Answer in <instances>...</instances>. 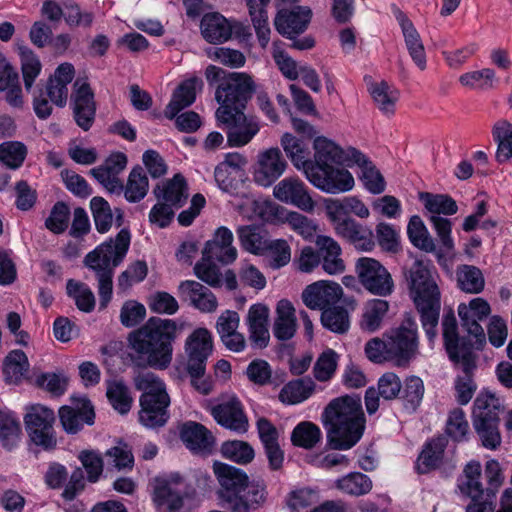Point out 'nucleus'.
Segmentation results:
<instances>
[{
  "instance_id": "obj_7",
  "label": "nucleus",
  "mask_w": 512,
  "mask_h": 512,
  "mask_svg": "<svg viewBox=\"0 0 512 512\" xmlns=\"http://www.w3.org/2000/svg\"><path fill=\"white\" fill-rule=\"evenodd\" d=\"M134 385L142 391L139 403L143 412L154 416H164L170 405V397L162 380L151 372L139 373Z\"/></svg>"
},
{
  "instance_id": "obj_4",
  "label": "nucleus",
  "mask_w": 512,
  "mask_h": 512,
  "mask_svg": "<svg viewBox=\"0 0 512 512\" xmlns=\"http://www.w3.org/2000/svg\"><path fill=\"white\" fill-rule=\"evenodd\" d=\"M442 336L449 359L460 365L464 372V376L457 379L455 389L458 402L467 404L475 390L471 374L476 368V355L472 351L471 342L459 338L458 324L452 310L443 315Z\"/></svg>"
},
{
  "instance_id": "obj_56",
  "label": "nucleus",
  "mask_w": 512,
  "mask_h": 512,
  "mask_svg": "<svg viewBox=\"0 0 512 512\" xmlns=\"http://www.w3.org/2000/svg\"><path fill=\"white\" fill-rule=\"evenodd\" d=\"M419 200L431 215H453L458 210L456 202L445 194L421 192L419 193Z\"/></svg>"
},
{
  "instance_id": "obj_58",
  "label": "nucleus",
  "mask_w": 512,
  "mask_h": 512,
  "mask_svg": "<svg viewBox=\"0 0 512 512\" xmlns=\"http://www.w3.org/2000/svg\"><path fill=\"white\" fill-rule=\"evenodd\" d=\"M335 487L345 494L361 496L370 492L372 481L365 474L353 472L337 479Z\"/></svg>"
},
{
  "instance_id": "obj_25",
  "label": "nucleus",
  "mask_w": 512,
  "mask_h": 512,
  "mask_svg": "<svg viewBox=\"0 0 512 512\" xmlns=\"http://www.w3.org/2000/svg\"><path fill=\"white\" fill-rule=\"evenodd\" d=\"M233 233L227 227H219L212 240L207 241L204 256L215 259L223 264L232 263L237 258V250L232 245Z\"/></svg>"
},
{
  "instance_id": "obj_61",
  "label": "nucleus",
  "mask_w": 512,
  "mask_h": 512,
  "mask_svg": "<svg viewBox=\"0 0 512 512\" xmlns=\"http://www.w3.org/2000/svg\"><path fill=\"white\" fill-rule=\"evenodd\" d=\"M264 254L270 268L276 270L286 266L291 259V249L286 240L276 239L267 242Z\"/></svg>"
},
{
  "instance_id": "obj_52",
  "label": "nucleus",
  "mask_w": 512,
  "mask_h": 512,
  "mask_svg": "<svg viewBox=\"0 0 512 512\" xmlns=\"http://www.w3.org/2000/svg\"><path fill=\"white\" fill-rule=\"evenodd\" d=\"M339 355L331 348L325 349L316 359L313 366V376L321 383H327L335 376Z\"/></svg>"
},
{
  "instance_id": "obj_40",
  "label": "nucleus",
  "mask_w": 512,
  "mask_h": 512,
  "mask_svg": "<svg viewBox=\"0 0 512 512\" xmlns=\"http://www.w3.org/2000/svg\"><path fill=\"white\" fill-rule=\"evenodd\" d=\"M106 397L113 409L121 415L129 413L134 401L130 388L119 379L106 381Z\"/></svg>"
},
{
  "instance_id": "obj_60",
  "label": "nucleus",
  "mask_w": 512,
  "mask_h": 512,
  "mask_svg": "<svg viewBox=\"0 0 512 512\" xmlns=\"http://www.w3.org/2000/svg\"><path fill=\"white\" fill-rule=\"evenodd\" d=\"M407 234L415 247L426 252H433L435 250L436 246L434 240L418 215H414L410 218L407 226Z\"/></svg>"
},
{
  "instance_id": "obj_46",
  "label": "nucleus",
  "mask_w": 512,
  "mask_h": 512,
  "mask_svg": "<svg viewBox=\"0 0 512 512\" xmlns=\"http://www.w3.org/2000/svg\"><path fill=\"white\" fill-rule=\"evenodd\" d=\"M318 489L309 486L295 487L285 498L286 507L290 512H305L320 501Z\"/></svg>"
},
{
  "instance_id": "obj_48",
  "label": "nucleus",
  "mask_w": 512,
  "mask_h": 512,
  "mask_svg": "<svg viewBox=\"0 0 512 512\" xmlns=\"http://www.w3.org/2000/svg\"><path fill=\"white\" fill-rule=\"evenodd\" d=\"M492 136L497 144L496 160L499 163L507 162L512 158V124L504 119L497 121Z\"/></svg>"
},
{
  "instance_id": "obj_37",
  "label": "nucleus",
  "mask_w": 512,
  "mask_h": 512,
  "mask_svg": "<svg viewBox=\"0 0 512 512\" xmlns=\"http://www.w3.org/2000/svg\"><path fill=\"white\" fill-rule=\"evenodd\" d=\"M280 142L293 166L306 176L307 171L312 166L308 148L291 133H284Z\"/></svg>"
},
{
  "instance_id": "obj_43",
  "label": "nucleus",
  "mask_w": 512,
  "mask_h": 512,
  "mask_svg": "<svg viewBox=\"0 0 512 512\" xmlns=\"http://www.w3.org/2000/svg\"><path fill=\"white\" fill-rule=\"evenodd\" d=\"M446 444L444 437H437L426 443L416 461L419 473H427L441 464Z\"/></svg>"
},
{
  "instance_id": "obj_33",
  "label": "nucleus",
  "mask_w": 512,
  "mask_h": 512,
  "mask_svg": "<svg viewBox=\"0 0 512 512\" xmlns=\"http://www.w3.org/2000/svg\"><path fill=\"white\" fill-rule=\"evenodd\" d=\"M368 92L374 106L385 116L395 114L396 105L400 98V91L386 81L372 82L368 86Z\"/></svg>"
},
{
  "instance_id": "obj_8",
  "label": "nucleus",
  "mask_w": 512,
  "mask_h": 512,
  "mask_svg": "<svg viewBox=\"0 0 512 512\" xmlns=\"http://www.w3.org/2000/svg\"><path fill=\"white\" fill-rule=\"evenodd\" d=\"M490 312L489 303L479 297L472 299L468 304L461 303L458 306L461 327L467 333V336H462V338L471 342L472 351L475 347L480 348L485 343L486 336L481 322L487 319Z\"/></svg>"
},
{
  "instance_id": "obj_64",
  "label": "nucleus",
  "mask_w": 512,
  "mask_h": 512,
  "mask_svg": "<svg viewBox=\"0 0 512 512\" xmlns=\"http://www.w3.org/2000/svg\"><path fill=\"white\" fill-rule=\"evenodd\" d=\"M221 454L223 457L239 464L250 463L255 457L252 446L247 442L238 440L224 442L221 446Z\"/></svg>"
},
{
  "instance_id": "obj_50",
  "label": "nucleus",
  "mask_w": 512,
  "mask_h": 512,
  "mask_svg": "<svg viewBox=\"0 0 512 512\" xmlns=\"http://www.w3.org/2000/svg\"><path fill=\"white\" fill-rule=\"evenodd\" d=\"M499 418H475L474 429L482 443L489 450H496L501 445V435L498 429Z\"/></svg>"
},
{
  "instance_id": "obj_1",
  "label": "nucleus",
  "mask_w": 512,
  "mask_h": 512,
  "mask_svg": "<svg viewBox=\"0 0 512 512\" xmlns=\"http://www.w3.org/2000/svg\"><path fill=\"white\" fill-rule=\"evenodd\" d=\"M410 296L420 314V321L428 338L437 335L436 327L441 310L439 274L429 260H416L405 273Z\"/></svg>"
},
{
  "instance_id": "obj_2",
  "label": "nucleus",
  "mask_w": 512,
  "mask_h": 512,
  "mask_svg": "<svg viewBox=\"0 0 512 512\" xmlns=\"http://www.w3.org/2000/svg\"><path fill=\"white\" fill-rule=\"evenodd\" d=\"M176 332L174 320L151 317L130 334L129 341L133 350L147 357L150 366L165 369L172 361V342Z\"/></svg>"
},
{
  "instance_id": "obj_36",
  "label": "nucleus",
  "mask_w": 512,
  "mask_h": 512,
  "mask_svg": "<svg viewBox=\"0 0 512 512\" xmlns=\"http://www.w3.org/2000/svg\"><path fill=\"white\" fill-rule=\"evenodd\" d=\"M316 391V383L310 377H303L286 383L279 393L283 404L296 405L310 398Z\"/></svg>"
},
{
  "instance_id": "obj_29",
  "label": "nucleus",
  "mask_w": 512,
  "mask_h": 512,
  "mask_svg": "<svg viewBox=\"0 0 512 512\" xmlns=\"http://www.w3.org/2000/svg\"><path fill=\"white\" fill-rule=\"evenodd\" d=\"M315 243L323 270L331 275L342 273L345 270V264L341 258L342 249L338 242L330 236L319 235Z\"/></svg>"
},
{
  "instance_id": "obj_11",
  "label": "nucleus",
  "mask_w": 512,
  "mask_h": 512,
  "mask_svg": "<svg viewBox=\"0 0 512 512\" xmlns=\"http://www.w3.org/2000/svg\"><path fill=\"white\" fill-rule=\"evenodd\" d=\"M216 119L227 129V140L232 147H241L248 144L259 132V125L253 119L245 116L243 111H226V108H218Z\"/></svg>"
},
{
  "instance_id": "obj_38",
  "label": "nucleus",
  "mask_w": 512,
  "mask_h": 512,
  "mask_svg": "<svg viewBox=\"0 0 512 512\" xmlns=\"http://www.w3.org/2000/svg\"><path fill=\"white\" fill-rule=\"evenodd\" d=\"M201 85V80L197 78L183 82L173 93L172 99L164 111L165 116L173 119L181 110L190 106L195 101L197 86Z\"/></svg>"
},
{
  "instance_id": "obj_51",
  "label": "nucleus",
  "mask_w": 512,
  "mask_h": 512,
  "mask_svg": "<svg viewBox=\"0 0 512 512\" xmlns=\"http://www.w3.org/2000/svg\"><path fill=\"white\" fill-rule=\"evenodd\" d=\"M482 467L480 462L472 460L463 469V475L459 480L460 491L467 496L483 495L481 482Z\"/></svg>"
},
{
  "instance_id": "obj_31",
  "label": "nucleus",
  "mask_w": 512,
  "mask_h": 512,
  "mask_svg": "<svg viewBox=\"0 0 512 512\" xmlns=\"http://www.w3.org/2000/svg\"><path fill=\"white\" fill-rule=\"evenodd\" d=\"M213 472L220 486L225 490L229 497H237L247 484V475L242 470L231 465L215 461L213 463Z\"/></svg>"
},
{
  "instance_id": "obj_6",
  "label": "nucleus",
  "mask_w": 512,
  "mask_h": 512,
  "mask_svg": "<svg viewBox=\"0 0 512 512\" xmlns=\"http://www.w3.org/2000/svg\"><path fill=\"white\" fill-rule=\"evenodd\" d=\"M388 359L397 366H406L418 354L417 324L407 319L398 328L386 333Z\"/></svg>"
},
{
  "instance_id": "obj_3",
  "label": "nucleus",
  "mask_w": 512,
  "mask_h": 512,
  "mask_svg": "<svg viewBox=\"0 0 512 512\" xmlns=\"http://www.w3.org/2000/svg\"><path fill=\"white\" fill-rule=\"evenodd\" d=\"M130 240L129 230L121 229L114 239L102 243L85 257V265L95 272L98 280L101 308H105L112 298L114 269L125 258Z\"/></svg>"
},
{
  "instance_id": "obj_23",
  "label": "nucleus",
  "mask_w": 512,
  "mask_h": 512,
  "mask_svg": "<svg viewBox=\"0 0 512 512\" xmlns=\"http://www.w3.org/2000/svg\"><path fill=\"white\" fill-rule=\"evenodd\" d=\"M180 438L193 453L209 455L214 451L215 438L203 425L190 421L180 430Z\"/></svg>"
},
{
  "instance_id": "obj_20",
  "label": "nucleus",
  "mask_w": 512,
  "mask_h": 512,
  "mask_svg": "<svg viewBox=\"0 0 512 512\" xmlns=\"http://www.w3.org/2000/svg\"><path fill=\"white\" fill-rule=\"evenodd\" d=\"M342 292L338 283L319 281L305 288L302 293V300L308 308L324 311V309L330 308V305L339 301Z\"/></svg>"
},
{
  "instance_id": "obj_53",
  "label": "nucleus",
  "mask_w": 512,
  "mask_h": 512,
  "mask_svg": "<svg viewBox=\"0 0 512 512\" xmlns=\"http://www.w3.org/2000/svg\"><path fill=\"white\" fill-rule=\"evenodd\" d=\"M149 188L148 178L141 167H135L131 170L127 183L124 186V196L127 201L136 203L142 200Z\"/></svg>"
},
{
  "instance_id": "obj_15",
  "label": "nucleus",
  "mask_w": 512,
  "mask_h": 512,
  "mask_svg": "<svg viewBox=\"0 0 512 512\" xmlns=\"http://www.w3.org/2000/svg\"><path fill=\"white\" fill-rule=\"evenodd\" d=\"M182 484L183 478L179 473L155 478L153 500L159 511H176L182 507Z\"/></svg>"
},
{
  "instance_id": "obj_32",
  "label": "nucleus",
  "mask_w": 512,
  "mask_h": 512,
  "mask_svg": "<svg viewBox=\"0 0 512 512\" xmlns=\"http://www.w3.org/2000/svg\"><path fill=\"white\" fill-rule=\"evenodd\" d=\"M350 155L353 157L352 165L360 168V180L364 187L372 194H380L385 190L386 182L379 170L359 150L352 149Z\"/></svg>"
},
{
  "instance_id": "obj_54",
  "label": "nucleus",
  "mask_w": 512,
  "mask_h": 512,
  "mask_svg": "<svg viewBox=\"0 0 512 512\" xmlns=\"http://www.w3.org/2000/svg\"><path fill=\"white\" fill-rule=\"evenodd\" d=\"M389 309V303L383 299H373L366 303L361 328L368 332H374L380 328L382 320Z\"/></svg>"
},
{
  "instance_id": "obj_24",
  "label": "nucleus",
  "mask_w": 512,
  "mask_h": 512,
  "mask_svg": "<svg viewBox=\"0 0 512 512\" xmlns=\"http://www.w3.org/2000/svg\"><path fill=\"white\" fill-rule=\"evenodd\" d=\"M395 17L401 27L405 45L411 59L421 71H424L427 66V59L420 34L407 15L400 9L395 11Z\"/></svg>"
},
{
  "instance_id": "obj_28",
  "label": "nucleus",
  "mask_w": 512,
  "mask_h": 512,
  "mask_svg": "<svg viewBox=\"0 0 512 512\" xmlns=\"http://www.w3.org/2000/svg\"><path fill=\"white\" fill-rule=\"evenodd\" d=\"M334 230L338 236L347 240L358 250L371 251L375 246L372 231L353 218L341 221Z\"/></svg>"
},
{
  "instance_id": "obj_49",
  "label": "nucleus",
  "mask_w": 512,
  "mask_h": 512,
  "mask_svg": "<svg viewBox=\"0 0 512 512\" xmlns=\"http://www.w3.org/2000/svg\"><path fill=\"white\" fill-rule=\"evenodd\" d=\"M154 192L158 198H162L163 201L175 206V208L181 207L188 197L186 181L180 174H176L171 180L167 181L162 190L158 186Z\"/></svg>"
},
{
  "instance_id": "obj_9",
  "label": "nucleus",
  "mask_w": 512,
  "mask_h": 512,
  "mask_svg": "<svg viewBox=\"0 0 512 512\" xmlns=\"http://www.w3.org/2000/svg\"><path fill=\"white\" fill-rule=\"evenodd\" d=\"M355 271L360 283L371 294L386 297L394 291V281L390 272L376 259L359 258Z\"/></svg>"
},
{
  "instance_id": "obj_10",
  "label": "nucleus",
  "mask_w": 512,
  "mask_h": 512,
  "mask_svg": "<svg viewBox=\"0 0 512 512\" xmlns=\"http://www.w3.org/2000/svg\"><path fill=\"white\" fill-rule=\"evenodd\" d=\"M213 349V337L206 328H197L187 337L185 354L186 370L189 375H205L206 364Z\"/></svg>"
},
{
  "instance_id": "obj_19",
  "label": "nucleus",
  "mask_w": 512,
  "mask_h": 512,
  "mask_svg": "<svg viewBox=\"0 0 512 512\" xmlns=\"http://www.w3.org/2000/svg\"><path fill=\"white\" fill-rule=\"evenodd\" d=\"M312 17V11L307 6H296L290 10H280L275 19L274 25L276 30L289 39H294L298 34L303 33Z\"/></svg>"
},
{
  "instance_id": "obj_5",
  "label": "nucleus",
  "mask_w": 512,
  "mask_h": 512,
  "mask_svg": "<svg viewBox=\"0 0 512 512\" xmlns=\"http://www.w3.org/2000/svg\"><path fill=\"white\" fill-rule=\"evenodd\" d=\"M205 76L210 85L219 82L215 99L219 108H226V111H242L254 90L252 78L245 73H227L220 67L209 65Z\"/></svg>"
},
{
  "instance_id": "obj_27",
  "label": "nucleus",
  "mask_w": 512,
  "mask_h": 512,
  "mask_svg": "<svg viewBox=\"0 0 512 512\" xmlns=\"http://www.w3.org/2000/svg\"><path fill=\"white\" fill-rule=\"evenodd\" d=\"M266 500V488L263 481L247 480V484L237 497L227 499L228 506L233 512H248L261 506Z\"/></svg>"
},
{
  "instance_id": "obj_16",
  "label": "nucleus",
  "mask_w": 512,
  "mask_h": 512,
  "mask_svg": "<svg viewBox=\"0 0 512 512\" xmlns=\"http://www.w3.org/2000/svg\"><path fill=\"white\" fill-rule=\"evenodd\" d=\"M288 163L277 147L260 152L254 168V181L263 187H270L286 171Z\"/></svg>"
},
{
  "instance_id": "obj_13",
  "label": "nucleus",
  "mask_w": 512,
  "mask_h": 512,
  "mask_svg": "<svg viewBox=\"0 0 512 512\" xmlns=\"http://www.w3.org/2000/svg\"><path fill=\"white\" fill-rule=\"evenodd\" d=\"M331 445L340 450L353 447L362 437L365 418H324Z\"/></svg>"
},
{
  "instance_id": "obj_57",
  "label": "nucleus",
  "mask_w": 512,
  "mask_h": 512,
  "mask_svg": "<svg viewBox=\"0 0 512 512\" xmlns=\"http://www.w3.org/2000/svg\"><path fill=\"white\" fill-rule=\"evenodd\" d=\"M28 370V358L23 351L13 350L7 355L3 367V372L7 382H20L25 377Z\"/></svg>"
},
{
  "instance_id": "obj_45",
  "label": "nucleus",
  "mask_w": 512,
  "mask_h": 512,
  "mask_svg": "<svg viewBox=\"0 0 512 512\" xmlns=\"http://www.w3.org/2000/svg\"><path fill=\"white\" fill-rule=\"evenodd\" d=\"M271 211H274L278 218L287 223L291 229L302 237L311 238L316 232V225L312 220L296 211H289L278 205H270Z\"/></svg>"
},
{
  "instance_id": "obj_41",
  "label": "nucleus",
  "mask_w": 512,
  "mask_h": 512,
  "mask_svg": "<svg viewBox=\"0 0 512 512\" xmlns=\"http://www.w3.org/2000/svg\"><path fill=\"white\" fill-rule=\"evenodd\" d=\"M52 418H28L26 429L30 440L44 449H52L56 438L52 427Z\"/></svg>"
},
{
  "instance_id": "obj_34",
  "label": "nucleus",
  "mask_w": 512,
  "mask_h": 512,
  "mask_svg": "<svg viewBox=\"0 0 512 512\" xmlns=\"http://www.w3.org/2000/svg\"><path fill=\"white\" fill-rule=\"evenodd\" d=\"M249 16L261 48L270 42L271 29L268 22L267 6L270 0H245Z\"/></svg>"
},
{
  "instance_id": "obj_42",
  "label": "nucleus",
  "mask_w": 512,
  "mask_h": 512,
  "mask_svg": "<svg viewBox=\"0 0 512 512\" xmlns=\"http://www.w3.org/2000/svg\"><path fill=\"white\" fill-rule=\"evenodd\" d=\"M322 416H364L361 398L357 394L333 398L325 406Z\"/></svg>"
},
{
  "instance_id": "obj_35",
  "label": "nucleus",
  "mask_w": 512,
  "mask_h": 512,
  "mask_svg": "<svg viewBox=\"0 0 512 512\" xmlns=\"http://www.w3.org/2000/svg\"><path fill=\"white\" fill-rule=\"evenodd\" d=\"M90 208L94 219L96 230L99 233L108 232L115 218L117 227L123 224V212L115 209L113 212L109 203L102 197H93L90 201Z\"/></svg>"
},
{
  "instance_id": "obj_39",
  "label": "nucleus",
  "mask_w": 512,
  "mask_h": 512,
  "mask_svg": "<svg viewBox=\"0 0 512 512\" xmlns=\"http://www.w3.org/2000/svg\"><path fill=\"white\" fill-rule=\"evenodd\" d=\"M201 33L210 43L227 41L232 34L228 20L219 13L206 14L201 20Z\"/></svg>"
},
{
  "instance_id": "obj_17",
  "label": "nucleus",
  "mask_w": 512,
  "mask_h": 512,
  "mask_svg": "<svg viewBox=\"0 0 512 512\" xmlns=\"http://www.w3.org/2000/svg\"><path fill=\"white\" fill-rule=\"evenodd\" d=\"M71 96L73 116L76 124L84 131H88L96 115V103L94 93L86 79L78 78L73 84Z\"/></svg>"
},
{
  "instance_id": "obj_18",
  "label": "nucleus",
  "mask_w": 512,
  "mask_h": 512,
  "mask_svg": "<svg viewBox=\"0 0 512 512\" xmlns=\"http://www.w3.org/2000/svg\"><path fill=\"white\" fill-rule=\"evenodd\" d=\"M270 310L263 303H256L249 307L245 324L248 330V339L253 348L264 349L270 341L269 333Z\"/></svg>"
},
{
  "instance_id": "obj_62",
  "label": "nucleus",
  "mask_w": 512,
  "mask_h": 512,
  "mask_svg": "<svg viewBox=\"0 0 512 512\" xmlns=\"http://www.w3.org/2000/svg\"><path fill=\"white\" fill-rule=\"evenodd\" d=\"M505 412L504 401L491 392H481L474 401L473 416H497Z\"/></svg>"
},
{
  "instance_id": "obj_55",
  "label": "nucleus",
  "mask_w": 512,
  "mask_h": 512,
  "mask_svg": "<svg viewBox=\"0 0 512 512\" xmlns=\"http://www.w3.org/2000/svg\"><path fill=\"white\" fill-rule=\"evenodd\" d=\"M462 86L476 91H488L495 87L497 82L494 70L484 68L481 70L469 71L459 77Z\"/></svg>"
},
{
  "instance_id": "obj_26",
  "label": "nucleus",
  "mask_w": 512,
  "mask_h": 512,
  "mask_svg": "<svg viewBox=\"0 0 512 512\" xmlns=\"http://www.w3.org/2000/svg\"><path fill=\"white\" fill-rule=\"evenodd\" d=\"M0 99L15 109L24 105L19 74L9 63L0 66Z\"/></svg>"
},
{
  "instance_id": "obj_14",
  "label": "nucleus",
  "mask_w": 512,
  "mask_h": 512,
  "mask_svg": "<svg viewBox=\"0 0 512 512\" xmlns=\"http://www.w3.org/2000/svg\"><path fill=\"white\" fill-rule=\"evenodd\" d=\"M273 196L278 201L296 206L302 211L312 212L315 201L306 184L298 176H288L273 187Z\"/></svg>"
},
{
  "instance_id": "obj_22",
  "label": "nucleus",
  "mask_w": 512,
  "mask_h": 512,
  "mask_svg": "<svg viewBox=\"0 0 512 512\" xmlns=\"http://www.w3.org/2000/svg\"><path fill=\"white\" fill-rule=\"evenodd\" d=\"M178 294L183 301L203 313H212L218 307L214 293L201 283L194 280L182 281L178 286Z\"/></svg>"
},
{
  "instance_id": "obj_21",
  "label": "nucleus",
  "mask_w": 512,
  "mask_h": 512,
  "mask_svg": "<svg viewBox=\"0 0 512 512\" xmlns=\"http://www.w3.org/2000/svg\"><path fill=\"white\" fill-rule=\"evenodd\" d=\"M314 159H311L312 166L325 167L332 164L352 166L353 157L350 155L352 147L343 150L332 140L326 137H317L314 140Z\"/></svg>"
},
{
  "instance_id": "obj_12",
  "label": "nucleus",
  "mask_w": 512,
  "mask_h": 512,
  "mask_svg": "<svg viewBox=\"0 0 512 512\" xmlns=\"http://www.w3.org/2000/svg\"><path fill=\"white\" fill-rule=\"evenodd\" d=\"M305 177L313 186L330 194L350 191L355 184L348 170L332 165L321 168L317 165L311 166Z\"/></svg>"
},
{
  "instance_id": "obj_30",
  "label": "nucleus",
  "mask_w": 512,
  "mask_h": 512,
  "mask_svg": "<svg viewBox=\"0 0 512 512\" xmlns=\"http://www.w3.org/2000/svg\"><path fill=\"white\" fill-rule=\"evenodd\" d=\"M273 334L280 341H287L294 337L297 331L296 311L287 299L278 301L275 309Z\"/></svg>"
},
{
  "instance_id": "obj_47",
  "label": "nucleus",
  "mask_w": 512,
  "mask_h": 512,
  "mask_svg": "<svg viewBox=\"0 0 512 512\" xmlns=\"http://www.w3.org/2000/svg\"><path fill=\"white\" fill-rule=\"evenodd\" d=\"M17 51L20 57L24 85L26 90L29 91L41 73L42 63L38 55L27 45H18Z\"/></svg>"
},
{
  "instance_id": "obj_44",
  "label": "nucleus",
  "mask_w": 512,
  "mask_h": 512,
  "mask_svg": "<svg viewBox=\"0 0 512 512\" xmlns=\"http://www.w3.org/2000/svg\"><path fill=\"white\" fill-rule=\"evenodd\" d=\"M457 287L470 294H478L483 291L485 278L482 271L473 265L462 264L457 266L456 271Z\"/></svg>"
},
{
  "instance_id": "obj_63",
  "label": "nucleus",
  "mask_w": 512,
  "mask_h": 512,
  "mask_svg": "<svg viewBox=\"0 0 512 512\" xmlns=\"http://www.w3.org/2000/svg\"><path fill=\"white\" fill-rule=\"evenodd\" d=\"M321 322L325 328L339 334L347 332L350 327L348 312L340 306L324 309L321 314Z\"/></svg>"
},
{
  "instance_id": "obj_59",
  "label": "nucleus",
  "mask_w": 512,
  "mask_h": 512,
  "mask_svg": "<svg viewBox=\"0 0 512 512\" xmlns=\"http://www.w3.org/2000/svg\"><path fill=\"white\" fill-rule=\"evenodd\" d=\"M66 291L69 297H71L76 307L85 313H90L95 308V296L92 290L87 284L69 279L66 284Z\"/></svg>"
}]
</instances>
